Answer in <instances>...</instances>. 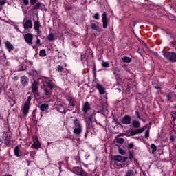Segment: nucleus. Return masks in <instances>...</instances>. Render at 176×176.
Returning <instances> with one entry per match:
<instances>
[{"label": "nucleus", "mask_w": 176, "mask_h": 176, "mask_svg": "<svg viewBox=\"0 0 176 176\" xmlns=\"http://www.w3.org/2000/svg\"><path fill=\"white\" fill-rule=\"evenodd\" d=\"M102 25L103 28H107L108 27V18H107V12H104L102 14Z\"/></svg>", "instance_id": "obj_10"}, {"label": "nucleus", "mask_w": 176, "mask_h": 176, "mask_svg": "<svg viewBox=\"0 0 176 176\" xmlns=\"http://www.w3.org/2000/svg\"><path fill=\"white\" fill-rule=\"evenodd\" d=\"M135 116L138 119H141V117L140 116V112H138V111H135Z\"/></svg>", "instance_id": "obj_54"}, {"label": "nucleus", "mask_w": 176, "mask_h": 176, "mask_svg": "<svg viewBox=\"0 0 176 176\" xmlns=\"http://www.w3.org/2000/svg\"><path fill=\"white\" fill-rule=\"evenodd\" d=\"M170 141H174V136L173 135L170 136Z\"/></svg>", "instance_id": "obj_57"}, {"label": "nucleus", "mask_w": 176, "mask_h": 176, "mask_svg": "<svg viewBox=\"0 0 176 176\" xmlns=\"http://www.w3.org/2000/svg\"><path fill=\"white\" fill-rule=\"evenodd\" d=\"M119 153L120 155H126V151H124V150H123L122 148H119Z\"/></svg>", "instance_id": "obj_50"}, {"label": "nucleus", "mask_w": 176, "mask_h": 176, "mask_svg": "<svg viewBox=\"0 0 176 176\" xmlns=\"http://www.w3.org/2000/svg\"><path fill=\"white\" fill-rule=\"evenodd\" d=\"M127 159H129V157L121 155H114L113 157V160H114V162H120V163H122L119 164L115 162V165L118 166V167H124V166H129V162L124 163L127 161Z\"/></svg>", "instance_id": "obj_1"}, {"label": "nucleus", "mask_w": 176, "mask_h": 176, "mask_svg": "<svg viewBox=\"0 0 176 176\" xmlns=\"http://www.w3.org/2000/svg\"><path fill=\"white\" fill-rule=\"evenodd\" d=\"M68 108H69V111H74V107L69 105Z\"/></svg>", "instance_id": "obj_55"}, {"label": "nucleus", "mask_w": 176, "mask_h": 176, "mask_svg": "<svg viewBox=\"0 0 176 176\" xmlns=\"http://www.w3.org/2000/svg\"><path fill=\"white\" fill-rule=\"evenodd\" d=\"M39 108L42 112H44V111H47L49 108V104L46 103H43L41 105L39 106Z\"/></svg>", "instance_id": "obj_21"}, {"label": "nucleus", "mask_w": 176, "mask_h": 176, "mask_svg": "<svg viewBox=\"0 0 176 176\" xmlns=\"http://www.w3.org/2000/svg\"><path fill=\"white\" fill-rule=\"evenodd\" d=\"M28 80L29 79L25 76L21 77V83L24 87L28 86Z\"/></svg>", "instance_id": "obj_12"}, {"label": "nucleus", "mask_w": 176, "mask_h": 176, "mask_svg": "<svg viewBox=\"0 0 176 176\" xmlns=\"http://www.w3.org/2000/svg\"><path fill=\"white\" fill-rule=\"evenodd\" d=\"M3 138H4V140H10L9 138V134H8V132H4L3 134Z\"/></svg>", "instance_id": "obj_38"}, {"label": "nucleus", "mask_w": 176, "mask_h": 176, "mask_svg": "<svg viewBox=\"0 0 176 176\" xmlns=\"http://www.w3.org/2000/svg\"><path fill=\"white\" fill-rule=\"evenodd\" d=\"M145 129L146 127L144 126L138 129L131 130L128 137H133L134 135H137V134H141V133H144V131H145Z\"/></svg>", "instance_id": "obj_7"}, {"label": "nucleus", "mask_w": 176, "mask_h": 176, "mask_svg": "<svg viewBox=\"0 0 176 176\" xmlns=\"http://www.w3.org/2000/svg\"><path fill=\"white\" fill-rule=\"evenodd\" d=\"M29 112H30V104H25L23 106V114L24 115V116H27Z\"/></svg>", "instance_id": "obj_15"}, {"label": "nucleus", "mask_w": 176, "mask_h": 176, "mask_svg": "<svg viewBox=\"0 0 176 176\" xmlns=\"http://www.w3.org/2000/svg\"><path fill=\"white\" fill-rule=\"evenodd\" d=\"M89 109H90V104H89V102H86L83 105L82 111H83V112L87 113V112H88V111H89Z\"/></svg>", "instance_id": "obj_19"}, {"label": "nucleus", "mask_w": 176, "mask_h": 176, "mask_svg": "<svg viewBox=\"0 0 176 176\" xmlns=\"http://www.w3.org/2000/svg\"><path fill=\"white\" fill-rule=\"evenodd\" d=\"M41 27V23H39V21H36L34 23V28L36 31H39V28Z\"/></svg>", "instance_id": "obj_25"}, {"label": "nucleus", "mask_w": 176, "mask_h": 176, "mask_svg": "<svg viewBox=\"0 0 176 176\" xmlns=\"http://www.w3.org/2000/svg\"><path fill=\"white\" fill-rule=\"evenodd\" d=\"M174 108H175V109H176V104H175V105H174Z\"/></svg>", "instance_id": "obj_64"}, {"label": "nucleus", "mask_w": 176, "mask_h": 176, "mask_svg": "<svg viewBox=\"0 0 176 176\" xmlns=\"http://www.w3.org/2000/svg\"><path fill=\"white\" fill-rule=\"evenodd\" d=\"M121 123L122 124H131V117L130 116H124L121 119Z\"/></svg>", "instance_id": "obj_8"}, {"label": "nucleus", "mask_w": 176, "mask_h": 176, "mask_svg": "<svg viewBox=\"0 0 176 176\" xmlns=\"http://www.w3.org/2000/svg\"><path fill=\"white\" fill-rule=\"evenodd\" d=\"M47 39L50 42H53V41H55L56 37H54V34H53V33H50L47 36Z\"/></svg>", "instance_id": "obj_28"}, {"label": "nucleus", "mask_w": 176, "mask_h": 176, "mask_svg": "<svg viewBox=\"0 0 176 176\" xmlns=\"http://www.w3.org/2000/svg\"><path fill=\"white\" fill-rule=\"evenodd\" d=\"M15 80H17L19 79V77H14Z\"/></svg>", "instance_id": "obj_63"}, {"label": "nucleus", "mask_w": 176, "mask_h": 176, "mask_svg": "<svg viewBox=\"0 0 176 176\" xmlns=\"http://www.w3.org/2000/svg\"><path fill=\"white\" fill-rule=\"evenodd\" d=\"M88 134H89V125H87V129H86V131H85V138H87Z\"/></svg>", "instance_id": "obj_48"}, {"label": "nucleus", "mask_w": 176, "mask_h": 176, "mask_svg": "<svg viewBox=\"0 0 176 176\" xmlns=\"http://www.w3.org/2000/svg\"><path fill=\"white\" fill-rule=\"evenodd\" d=\"M155 89H160V87H159V86H155Z\"/></svg>", "instance_id": "obj_61"}, {"label": "nucleus", "mask_w": 176, "mask_h": 176, "mask_svg": "<svg viewBox=\"0 0 176 176\" xmlns=\"http://www.w3.org/2000/svg\"><path fill=\"white\" fill-rule=\"evenodd\" d=\"M90 24H91L90 27H91V30H94V31H98V32H100V31H101V29L98 26H97V25H96V23H92L91 21Z\"/></svg>", "instance_id": "obj_18"}, {"label": "nucleus", "mask_w": 176, "mask_h": 176, "mask_svg": "<svg viewBox=\"0 0 176 176\" xmlns=\"http://www.w3.org/2000/svg\"><path fill=\"white\" fill-rule=\"evenodd\" d=\"M164 57L170 61V63H176V53L173 52H167L163 53Z\"/></svg>", "instance_id": "obj_2"}, {"label": "nucleus", "mask_w": 176, "mask_h": 176, "mask_svg": "<svg viewBox=\"0 0 176 176\" xmlns=\"http://www.w3.org/2000/svg\"><path fill=\"white\" fill-rule=\"evenodd\" d=\"M129 160H131V162L133 161V159H134V153L133 152V151H129Z\"/></svg>", "instance_id": "obj_34"}, {"label": "nucleus", "mask_w": 176, "mask_h": 176, "mask_svg": "<svg viewBox=\"0 0 176 176\" xmlns=\"http://www.w3.org/2000/svg\"><path fill=\"white\" fill-rule=\"evenodd\" d=\"M116 121H118V119L114 117V118H113V122H116Z\"/></svg>", "instance_id": "obj_58"}, {"label": "nucleus", "mask_w": 176, "mask_h": 176, "mask_svg": "<svg viewBox=\"0 0 176 176\" xmlns=\"http://www.w3.org/2000/svg\"><path fill=\"white\" fill-rule=\"evenodd\" d=\"M94 19H95V20H100V14L96 12L94 16Z\"/></svg>", "instance_id": "obj_44"}, {"label": "nucleus", "mask_w": 176, "mask_h": 176, "mask_svg": "<svg viewBox=\"0 0 176 176\" xmlns=\"http://www.w3.org/2000/svg\"><path fill=\"white\" fill-rule=\"evenodd\" d=\"M56 71H58L60 73L63 72V71H64V67L58 65Z\"/></svg>", "instance_id": "obj_35"}, {"label": "nucleus", "mask_w": 176, "mask_h": 176, "mask_svg": "<svg viewBox=\"0 0 176 176\" xmlns=\"http://www.w3.org/2000/svg\"><path fill=\"white\" fill-rule=\"evenodd\" d=\"M151 148L152 149V154L153 155L157 151V146L155 144H151Z\"/></svg>", "instance_id": "obj_30"}, {"label": "nucleus", "mask_w": 176, "mask_h": 176, "mask_svg": "<svg viewBox=\"0 0 176 176\" xmlns=\"http://www.w3.org/2000/svg\"><path fill=\"white\" fill-rule=\"evenodd\" d=\"M117 142L118 144H123L124 142V139H123L122 138H117Z\"/></svg>", "instance_id": "obj_39"}, {"label": "nucleus", "mask_w": 176, "mask_h": 176, "mask_svg": "<svg viewBox=\"0 0 176 176\" xmlns=\"http://www.w3.org/2000/svg\"><path fill=\"white\" fill-rule=\"evenodd\" d=\"M36 2H38V0H30V3L32 6H35L37 3Z\"/></svg>", "instance_id": "obj_41"}, {"label": "nucleus", "mask_w": 176, "mask_h": 176, "mask_svg": "<svg viewBox=\"0 0 176 176\" xmlns=\"http://www.w3.org/2000/svg\"><path fill=\"white\" fill-rule=\"evenodd\" d=\"M72 45H73L74 47H77L75 45V42L72 41Z\"/></svg>", "instance_id": "obj_59"}, {"label": "nucleus", "mask_w": 176, "mask_h": 176, "mask_svg": "<svg viewBox=\"0 0 176 176\" xmlns=\"http://www.w3.org/2000/svg\"><path fill=\"white\" fill-rule=\"evenodd\" d=\"M56 109L60 113H64V115H65V113H67V111H65V107H64V106H63V105H59V106L56 107Z\"/></svg>", "instance_id": "obj_17"}, {"label": "nucleus", "mask_w": 176, "mask_h": 176, "mask_svg": "<svg viewBox=\"0 0 176 176\" xmlns=\"http://www.w3.org/2000/svg\"><path fill=\"white\" fill-rule=\"evenodd\" d=\"M166 98L168 99V101H170V102H173V96H171L170 94H166Z\"/></svg>", "instance_id": "obj_40"}, {"label": "nucleus", "mask_w": 176, "mask_h": 176, "mask_svg": "<svg viewBox=\"0 0 176 176\" xmlns=\"http://www.w3.org/2000/svg\"><path fill=\"white\" fill-rule=\"evenodd\" d=\"M145 129L146 127L144 126L138 129L131 130L128 137H133L134 135H137V134H141V133H144V131H145Z\"/></svg>", "instance_id": "obj_6"}, {"label": "nucleus", "mask_w": 176, "mask_h": 176, "mask_svg": "<svg viewBox=\"0 0 176 176\" xmlns=\"http://www.w3.org/2000/svg\"><path fill=\"white\" fill-rule=\"evenodd\" d=\"M6 4V0H0V6H5Z\"/></svg>", "instance_id": "obj_49"}, {"label": "nucleus", "mask_w": 176, "mask_h": 176, "mask_svg": "<svg viewBox=\"0 0 176 176\" xmlns=\"http://www.w3.org/2000/svg\"><path fill=\"white\" fill-rule=\"evenodd\" d=\"M73 124L74 126V129L82 128V124H80V121H79V119L78 118L74 120Z\"/></svg>", "instance_id": "obj_14"}, {"label": "nucleus", "mask_w": 176, "mask_h": 176, "mask_svg": "<svg viewBox=\"0 0 176 176\" xmlns=\"http://www.w3.org/2000/svg\"><path fill=\"white\" fill-rule=\"evenodd\" d=\"M38 89H39V83L36 80H34L32 82V93H34L37 97H40L41 94Z\"/></svg>", "instance_id": "obj_3"}, {"label": "nucleus", "mask_w": 176, "mask_h": 176, "mask_svg": "<svg viewBox=\"0 0 176 176\" xmlns=\"http://www.w3.org/2000/svg\"><path fill=\"white\" fill-rule=\"evenodd\" d=\"M23 36L25 42H26V43H28V45L30 46H32V39H34V35H32L31 33H28Z\"/></svg>", "instance_id": "obj_5"}, {"label": "nucleus", "mask_w": 176, "mask_h": 176, "mask_svg": "<svg viewBox=\"0 0 176 176\" xmlns=\"http://www.w3.org/2000/svg\"><path fill=\"white\" fill-rule=\"evenodd\" d=\"M133 175H134V171H133V170L131 169L128 170L125 175V176H133Z\"/></svg>", "instance_id": "obj_31"}, {"label": "nucleus", "mask_w": 176, "mask_h": 176, "mask_svg": "<svg viewBox=\"0 0 176 176\" xmlns=\"http://www.w3.org/2000/svg\"><path fill=\"white\" fill-rule=\"evenodd\" d=\"M137 25V21H132L131 23H130V27L133 30V28H134V27H135V25Z\"/></svg>", "instance_id": "obj_42"}, {"label": "nucleus", "mask_w": 176, "mask_h": 176, "mask_svg": "<svg viewBox=\"0 0 176 176\" xmlns=\"http://www.w3.org/2000/svg\"><path fill=\"white\" fill-rule=\"evenodd\" d=\"M9 144H10V139H6L5 140V144L7 146H9Z\"/></svg>", "instance_id": "obj_53"}, {"label": "nucleus", "mask_w": 176, "mask_h": 176, "mask_svg": "<svg viewBox=\"0 0 176 176\" xmlns=\"http://www.w3.org/2000/svg\"><path fill=\"white\" fill-rule=\"evenodd\" d=\"M67 101L69 102V105L70 107H75V100H74V98H72V97L69 96L67 98Z\"/></svg>", "instance_id": "obj_23"}, {"label": "nucleus", "mask_w": 176, "mask_h": 176, "mask_svg": "<svg viewBox=\"0 0 176 176\" xmlns=\"http://www.w3.org/2000/svg\"><path fill=\"white\" fill-rule=\"evenodd\" d=\"M26 162L28 163V166H30V163H31V161H29L28 160H26Z\"/></svg>", "instance_id": "obj_60"}, {"label": "nucleus", "mask_w": 176, "mask_h": 176, "mask_svg": "<svg viewBox=\"0 0 176 176\" xmlns=\"http://www.w3.org/2000/svg\"><path fill=\"white\" fill-rule=\"evenodd\" d=\"M102 66L104 68H109V62H103Z\"/></svg>", "instance_id": "obj_36"}, {"label": "nucleus", "mask_w": 176, "mask_h": 176, "mask_svg": "<svg viewBox=\"0 0 176 176\" xmlns=\"http://www.w3.org/2000/svg\"><path fill=\"white\" fill-rule=\"evenodd\" d=\"M23 27L25 30H30V28H32V21H31V19L27 20L25 23H23Z\"/></svg>", "instance_id": "obj_11"}, {"label": "nucleus", "mask_w": 176, "mask_h": 176, "mask_svg": "<svg viewBox=\"0 0 176 176\" xmlns=\"http://www.w3.org/2000/svg\"><path fill=\"white\" fill-rule=\"evenodd\" d=\"M144 137L146 140H148V138H149V129L146 130L145 131V135Z\"/></svg>", "instance_id": "obj_45"}, {"label": "nucleus", "mask_w": 176, "mask_h": 176, "mask_svg": "<svg viewBox=\"0 0 176 176\" xmlns=\"http://www.w3.org/2000/svg\"><path fill=\"white\" fill-rule=\"evenodd\" d=\"M170 115L173 118V122H175L176 120V111H171Z\"/></svg>", "instance_id": "obj_32"}, {"label": "nucleus", "mask_w": 176, "mask_h": 176, "mask_svg": "<svg viewBox=\"0 0 176 176\" xmlns=\"http://www.w3.org/2000/svg\"><path fill=\"white\" fill-rule=\"evenodd\" d=\"M128 149H134V144L133 142L128 144Z\"/></svg>", "instance_id": "obj_46"}, {"label": "nucleus", "mask_w": 176, "mask_h": 176, "mask_svg": "<svg viewBox=\"0 0 176 176\" xmlns=\"http://www.w3.org/2000/svg\"><path fill=\"white\" fill-rule=\"evenodd\" d=\"M43 90H44V94H45L47 96V98H49L50 97H51L52 92H50V91H49L47 87H44Z\"/></svg>", "instance_id": "obj_26"}, {"label": "nucleus", "mask_w": 176, "mask_h": 176, "mask_svg": "<svg viewBox=\"0 0 176 176\" xmlns=\"http://www.w3.org/2000/svg\"><path fill=\"white\" fill-rule=\"evenodd\" d=\"M26 69H27V65L22 64L19 67V69H18V71H25Z\"/></svg>", "instance_id": "obj_33"}, {"label": "nucleus", "mask_w": 176, "mask_h": 176, "mask_svg": "<svg viewBox=\"0 0 176 176\" xmlns=\"http://www.w3.org/2000/svg\"><path fill=\"white\" fill-rule=\"evenodd\" d=\"M73 133L76 135H80L82 134V128H74Z\"/></svg>", "instance_id": "obj_22"}, {"label": "nucleus", "mask_w": 176, "mask_h": 176, "mask_svg": "<svg viewBox=\"0 0 176 176\" xmlns=\"http://www.w3.org/2000/svg\"><path fill=\"white\" fill-rule=\"evenodd\" d=\"M96 65H94L93 69H92V72H93V75L96 78Z\"/></svg>", "instance_id": "obj_47"}, {"label": "nucleus", "mask_w": 176, "mask_h": 176, "mask_svg": "<svg viewBox=\"0 0 176 176\" xmlns=\"http://www.w3.org/2000/svg\"><path fill=\"white\" fill-rule=\"evenodd\" d=\"M25 104H26V105H31V96H28L27 98V100H26Z\"/></svg>", "instance_id": "obj_37"}, {"label": "nucleus", "mask_w": 176, "mask_h": 176, "mask_svg": "<svg viewBox=\"0 0 176 176\" xmlns=\"http://www.w3.org/2000/svg\"><path fill=\"white\" fill-rule=\"evenodd\" d=\"M116 126H122V124H120V122H119V121H116Z\"/></svg>", "instance_id": "obj_56"}, {"label": "nucleus", "mask_w": 176, "mask_h": 176, "mask_svg": "<svg viewBox=\"0 0 176 176\" xmlns=\"http://www.w3.org/2000/svg\"><path fill=\"white\" fill-rule=\"evenodd\" d=\"M40 57H46V50L43 49L39 52Z\"/></svg>", "instance_id": "obj_29"}, {"label": "nucleus", "mask_w": 176, "mask_h": 176, "mask_svg": "<svg viewBox=\"0 0 176 176\" xmlns=\"http://www.w3.org/2000/svg\"><path fill=\"white\" fill-rule=\"evenodd\" d=\"M6 47L8 49V52H12V50L14 49V47H13V45H12V43H10V42L9 41L6 42Z\"/></svg>", "instance_id": "obj_20"}, {"label": "nucleus", "mask_w": 176, "mask_h": 176, "mask_svg": "<svg viewBox=\"0 0 176 176\" xmlns=\"http://www.w3.org/2000/svg\"><path fill=\"white\" fill-rule=\"evenodd\" d=\"M41 40L39 39V38H37L36 41V46H41Z\"/></svg>", "instance_id": "obj_51"}, {"label": "nucleus", "mask_w": 176, "mask_h": 176, "mask_svg": "<svg viewBox=\"0 0 176 176\" xmlns=\"http://www.w3.org/2000/svg\"><path fill=\"white\" fill-rule=\"evenodd\" d=\"M32 146L35 149H39V148H41V142H39V140L38 139V136H36L33 138Z\"/></svg>", "instance_id": "obj_9"}, {"label": "nucleus", "mask_w": 176, "mask_h": 176, "mask_svg": "<svg viewBox=\"0 0 176 176\" xmlns=\"http://www.w3.org/2000/svg\"><path fill=\"white\" fill-rule=\"evenodd\" d=\"M47 86L50 87V90H53V89H54V85L50 82L47 84Z\"/></svg>", "instance_id": "obj_43"}, {"label": "nucleus", "mask_w": 176, "mask_h": 176, "mask_svg": "<svg viewBox=\"0 0 176 176\" xmlns=\"http://www.w3.org/2000/svg\"><path fill=\"white\" fill-rule=\"evenodd\" d=\"M96 88L98 89L100 94H105V89L102 87V85L100 83H97Z\"/></svg>", "instance_id": "obj_13"}, {"label": "nucleus", "mask_w": 176, "mask_h": 176, "mask_svg": "<svg viewBox=\"0 0 176 176\" xmlns=\"http://www.w3.org/2000/svg\"><path fill=\"white\" fill-rule=\"evenodd\" d=\"M23 5H25V6H28V5H30V1L28 0H23Z\"/></svg>", "instance_id": "obj_52"}, {"label": "nucleus", "mask_w": 176, "mask_h": 176, "mask_svg": "<svg viewBox=\"0 0 176 176\" xmlns=\"http://www.w3.org/2000/svg\"><path fill=\"white\" fill-rule=\"evenodd\" d=\"M122 61H123V63H131L133 59L129 56H124L122 58Z\"/></svg>", "instance_id": "obj_24"}, {"label": "nucleus", "mask_w": 176, "mask_h": 176, "mask_svg": "<svg viewBox=\"0 0 176 176\" xmlns=\"http://www.w3.org/2000/svg\"><path fill=\"white\" fill-rule=\"evenodd\" d=\"M14 152L15 156H16L17 157H20V149L19 148V146H15Z\"/></svg>", "instance_id": "obj_27"}, {"label": "nucleus", "mask_w": 176, "mask_h": 176, "mask_svg": "<svg viewBox=\"0 0 176 176\" xmlns=\"http://www.w3.org/2000/svg\"><path fill=\"white\" fill-rule=\"evenodd\" d=\"M36 32L38 33V34H41V30H39V29H38V30H36Z\"/></svg>", "instance_id": "obj_62"}, {"label": "nucleus", "mask_w": 176, "mask_h": 176, "mask_svg": "<svg viewBox=\"0 0 176 176\" xmlns=\"http://www.w3.org/2000/svg\"><path fill=\"white\" fill-rule=\"evenodd\" d=\"M39 8L41 10L47 12V8H46V6L42 2H38L34 6H33L31 10H32L33 12H35V10H38V9H39Z\"/></svg>", "instance_id": "obj_4"}, {"label": "nucleus", "mask_w": 176, "mask_h": 176, "mask_svg": "<svg viewBox=\"0 0 176 176\" xmlns=\"http://www.w3.org/2000/svg\"><path fill=\"white\" fill-rule=\"evenodd\" d=\"M132 126L133 129H140V127H141V123L140 122V121L134 120L132 122Z\"/></svg>", "instance_id": "obj_16"}]
</instances>
